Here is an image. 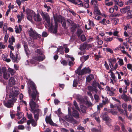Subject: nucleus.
<instances>
[{"label": "nucleus", "instance_id": "nucleus-1", "mask_svg": "<svg viewBox=\"0 0 132 132\" xmlns=\"http://www.w3.org/2000/svg\"><path fill=\"white\" fill-rule=\"evenodd\" d=\"M29 84L31 89L30 88L28 89V93L32 98L29 102V105L31 109V111L33 112V111L36 110H35L36 108L38 107L36 105L35 102H37L39 100V93L36 89L35 84L32 81L30 82Z\"/></svg>", "mask_w": 132, "mask_h": 132}, {"label": "nucleus", "instance_id": "nucleus-10", "mask_svg": "<svg viewBox=\"0 0 132 132\" xmlns=\"http://www.w3.org/2000/svg\"><path fill=\"white\" fill-rule=\"evenodd\" d=\"M106 112L103 113L101 117L103 119V120L106 121V124L109 125V123L112 122V120L109 117L106 116Z\"/></svg>", "mask_w": 132, "mask_h": 132}, {"label": "nucleus", "instance_id": "nucleus-5", "mask_svg": "<svg viewBox=\"0 0 132 132\" xmlns=\"http://www.w3.org/2000/svg\"><path fill=\"white\" fill-rule=\"evenodd\" d=\"M41 15L43 19H45L48 24V27L49 28V30H52V26L50 23V17L48 14L46 13L42 12L41 13Z\"/></svg>", "mask_w": 132, "mask_h": 132}, {"label": "nucleus", "instance_id": "nucleus-19", "mask_svg": "<svg viewBox=\"0 0 132 132\" xmlns=\"http://www.w3.org/2000/svg\"><path fill=\"white\" fill-rule=\"evenodd\" d=\"M45 120L47 123H48L51 125H54L53 122L52 121L51 118L50 117L47 116L46 117Z\"/></svg>", "mask_w": 132, "mask_h": 132}, {"label": "nucleus", "instance_id": "nucleus-20", "mask_svg": "<svg viewBox=\"0 0 132 132\" xmlns=\"http://www.w3.org/2000/svg\"><path fill=\"white\" fill-rule=\"evenodd\" d=\"M92 47V45L91 44H85L81 47V49H88Z\"/></svg>", "mask_w": 132, "mask_h": 132}, {"label": "nucleus", "instance_id": "nucleus-32", "mask_svg": "<svg viewBox=\"0 0 132 132\" xmlns=\"http://www.w3.org/2000/svg\"><path fill=\"white\" fill-rule=\"evenodd\" d=\"M114 64H115L114 66V64H113L112 67H111V65H110V66L111 69H113L114 70H116L118 68V65L116 62V63H115Z\"/></svg>", "mask_w": 132, "mask_h": 132}, {"label": "nucleus", "instance_id": "nucleus-39", "mask_svg": "<svg viewBox=\"0 0 132 132\" xmlns=\"http://www.w3.org/2000/svg\"><path fill=\"white\" fill-rule=\"evenodd\" d=\"M26 120V118L24 117H23L21 120L20 121H18V123L19 124H22Z\"/></svg>", "mask_w": 132, "mask_h": 132}, {"label": "nucleus", "instance_id": "nucleus-43", "mask_svg": "<svg viewBox=\"0 0 132 132\" xmlns=\"http://www.w3.org/2000/svg\"><path fill=\"white\" fill-rule=\"evenodd\" d=\"M17 18H18V22L19 23L21 21L22 19L23 18V17L21 16L20 15H19L18 14L17 15Z\"/></svg>", "mask_w": 132, "mask_h": 132}, {"label": "nucleus", "instance_id": "nucleus-41", "mask_svg": "<svg viewBox=\"0 0 132 132\" xmlns=\"http://www.w3.org/2000/svg\"><path fill=\"white\" fill-rule=\"evenodd\" d=\"M57 24L56 22L55 23V26L54 28V30L53 31V33L55 34L57 32Z\"/></svg>", "mask_w": 132, "mask_h": 132}, {"label": "nucleus", "instance_id": "nucleus-51", "mask_svg": "<svg viewBox=\"0 0 132 132\" xmlns=\"http://www.w3.org/2000/svg\"><path fill=\"white\" fill-rule=\"evenodd\" d=\"M110 113L112 114L113 115H115L117 114V112L115 111L111 110L109 111Z\"/></svg>", "mask_w": 132, "mask_h": 132}, {"label": "nucleus", "instance_id": "nucleus-21", "mask_svg": "<svg viewBox=\"0 0 132 132\" xmlns=\"http://www.w3.org/2000/svg\"><path fill=\"white\" fill-rule=\"evenodd\" d=\"M15 29L16 33H20L21 32L22 29V26L20 25H19L18 27L16 26H15Z\"/></svg>", "mask_w": 132, "mask_h": 132}, {"label": "nucleus", "instance_id": "nucleus-16", "mask_svg": "<svg viewBox=\"0 0 132 132\" xmlns=\"http://www.w3.org/2000/svg\"><path fill=\"white\" fill-rule=\"evenodd\" d=\"M130 7L129 6H127L121 9L120 10V12L122 14H124L127 12L130 9Z\"/></svg>", "mask_w": 132, "mask_h": 132}, {"label": "nucleus", "instance_id": "nucleus-46", "mask_svg": "<svg viewBox=\"0 0 132 132\" xmlns=\"http://www.w3.org/2000/svg\"><path fill=\"white\" fill-rule=\"evenodd\" d=\"M111 76L114 81H116V78L115 77L114 73L113 72L110 75Z\"/></svg>", "mask_w": 132, "mask_h": 132}, {"label": "nucleus", "instance_id": "nucleus-24", "mask_svg": "<svg viewBox=\"0 0 132 132\" xmlns=\"http://www.w3.org/2000/svg\"><path fill=\"white\" fill-rule=\"evenodd\" d=\"M97 113H94V114H92L91 116L92 117H95V119L98 122H100V120L99 119V117H96L97 116Z\"/></svg>", "mask_w": 132, "mask_h": 132}, {"label": "nucleus", "instance_id": "nucleus-54", "mask_svg": "<svg viewBox=\"0 0 132 132\" xmlns=\"http://www.w3.org/2000/svg\"><path fill=\"white\" fill-rule=\"evenodd\" d=\"M44 7L45 8L47 9V12H48L49 11V10L51 9V7L47 6V4H45L44 5Z\"/></svg>", "mask_w": 132, "mask_h": 132}, {"label": "nucleus", "instance_id": "nucleus-64", "mask_svg": "<svg viewBox=\"0 0 132 132\" xmlns=\"http://www.w3.org/2000/svg\"><path fill=\"white\" fill-rule=\"evenodd\" d=\"M119 22V20L116 19L114 20L113 23L115 25H116Z\"/></svg>", "mask_w": 132, "mask_h": 132}, {"label": "nucleus", "instance_id": "nucleus-58", "mask_svg": "<svg viewBox=\"0 0 132 132\" xmlns=\"http://www.w3.org/2000/svg\"><path fill=\"white\" fill-rule=\"evenodd\" d=\"M80 38L82 41H84L86 40V37L84 35H82L81 36Z\"/></svg>", "mask_w": 132, "mask_h": 132}, {"label": "nucleus", "instance_id": "nucleus-38", "mask_svg": "<svg viewBox=\"0 0 132 132\" xmlns=\"http://www.w3.org/2000/svg\"><path fill=\"white\" fill-rule=\"evenodd\" d=\"M81 112L84 113H85L86 112V107L84 106H82L81 107Z\"/></svg>", "mask_w": 132, "mask_h": 132}, {"label": "nucleus", "instance_id": "nucleus-36", "mask_svg": "<svg viewBox=\"0 0 132 132\" xmlns=\"http://www.w3.org/2000/svg\"><path fill=\"white\" fill-rule=\"evenodd\" d=\"M127 14L128 15L127 18L129 19V16L132 15V11L129 10L127 12Z\"/></svg>", "mask_w": 132, "mask_h": 132}, {"label": "nucleus", "instance_id": "nucleus-28", "mask_svg": "<svg viewBox=\"0 0 132 132\" xmlns=\"http://www.w3.org/2000/svg\"><path fill=\"white\" fill-rule=\"evenodd\" d=\"M15 39L14 37L12 36L11 38H10L9 40V43L11 45L13 44V43L15 42Z\"/></svg>", "mask_w": 132, "mask_h": 132}, {"label": "nucleus", "instance_id": "nucleus-31", "mask_svg": "<svg viewBox=\"0 0 132 132\" xmlns=\"http://www.w3.org/2000/svg\"><path fill=\"white\" fill-rule=\"evenodd\" d=\"M8 71L12 75H14L15 72L13 69L10 68H8Z\"/></svg>", "mask_w": 132, "mask_h": 132}, {"label": "nucleus", "instance_id": "nucleus-15", "mask_svg": "<svg viewBox=\"0 0 132 132\" xmlns=\"http://www.w3.org/2000/svg\"><path fill=\"white\" fill-rule=\"evenodd\" d=\"M15 82L16 81L15 80L14 78L13 77H11L9 80V85L10 86L12 87L15 85Z\"/></svg>", "mask_w": 132, "mask_h": 132}, {"label": "nucleus", "instance_id": "nucleus-52", "mask_svg": "<svg viewBox=\"0 0 132 132\" xmlns=\"http://www.w3.org/2000/svg\"><path fill=\"white\" fill-rule=\"evenodd\" d=\"M94 97L95 100L96 101V102H97L99 99V96L96 94H95L94 95Z\"/></svg>", "mask_w": 132, "mask_h": 132}, {"label": "nucleus", "instance_id": "nucleus-53", "mask_svg": "<svg viewBox=\"0 0 132 132\" xmlns=\"http://www.w3.org/2000/svg\"><path fill=\"white\" fill-rule=\"evenodd\" d=\"M106 19H103L102 20L99 21V23H101L104 25H106V23H105Z\"/></svg>", "mask_w": 132, "mask_h": 132}, {"label": "nucleus", "instance_id": "nucleus-26", "mask_svg": "<svg viewBox=\"0 0 132 132\" xmlns=\"http://www.w3.org/2000/svg\"><path fill=\"white\" fill-rule=\"evenodd\" d=\"M96 39L97 44L99 45H102L103 43V42L100 39L99 37L97 36L96 37Z\"/></svg>", "mask_w": 132, "mask_h": 132}, {"label": "nucleus", "instance_id": "nucleus-44", "mask_svg": "<svg viewBox=\"0 0 132 132\" xmlns=\"http://www.w3.org/2000/svg\"><path fill=\"white\" fill-rule=\"evenodd\" d=\"M61 63L63 65L66 66L67 65V62L65 60H63L61 61Z\"/></svg>", "mask_w": 132, "mask_h": 132}, {"label": "nucleus", "instance_id": "nucleus-14", "mask_svg": "<svg viewBox=\"0 0 132 132\" xmlns=\"http://www.w3.org/2000/svg\"><path fill=\"white\" fill-rule=\"evenodd\" d=\"M10 58L12 59V61L14 62H17L20 59H18V55H16V56L15 57L13 55L12 52L11 51L10 52Z\"/></svg>", "mask_w": 132, "mask_h": 132}, {"label": "nucleus", "instance_id": "nucleus-33", "mask_svg": "<svg viewBox=\"0 0 132 132\" xmlns=\"http://www.w3.org/2000/svg\"><path fill=\"white\" fill-rule=\"evenodd\" d=\"M89 56L87 55V56H82L80 58V60L81 61H83V59L84 60V61L87 60L89 58Z\"/></svg>", "mask_w": 132, "mask_h": 132}, {"label": "nucleus", "instance_id": "nucleus-49", "mask_svg": "<svg viewBox=\"0 0 132 132\" xmlns=\"http://www.w3.org/2000/svg\"><path fill=\"white\" fill-rule=\"evenodd\" d=\"M106 51L108 52H109L111 54H112L113 53V50L111 49V48H107L106 49Z\"/></svg>", "mask_w": 132, "mask_h": 132}, {"label": "nucleus", "instance_id": "nucleus-56", "mask_svg": "<svg viewBox=\"0 0 132 132\" xmlns=\"http://www.w3.org/2000/svg\"><path fill=\"white\" fill-rule=\"evenodd\" d=\"M7 55L6 54H3L2 56V57L4 60H6L7 58Z\"/></svg>", "mask_w": 132, "mask_h": 132}, {"label": "nucleus", "instance_id": "nucleus-13", "mask_svg": "<svg viewBox=\"0 0 132 132\" xmlns=\"http://www.w3.org/2000/svg\"><path fill=\"white\" fill-rule=\"evenodd\" d=\"M31 123L32 126L35 127L37 125V120H36V121H35L33 119H31L27 121V125H30Z\"/></svg>", "mask_w": 132, "mask_h": 132}, {"label": "nucleus", "instance_id": "nucleus-17", "mask_svg": "<svg viewBox=\"0 0 132 132\" xmlns=\"http://www.w3.org/2000/svg\"><path fill=\"white\" fill-rule=\"evenodd\" d=\"M66 120L72 123L73 124H75L76 123V121L71 116H67Z\"/></svg>", "mask_w": 132, "mask_h": 132}, {"label": "nucleus", "instance_id": "nucleus-18", "mask_svg": "<svg viewBox=\"0 0 132 132\" xmlns=\"http://www.w3.org/2000/svg\"><path fill=\"white\" fill-rule=\"evenodd\" d=\"M67 21L70 23L72 24V26H73V27H72L71 28V30L73 32L74 31L75 28L77 27L76 25V24H74L73 23V22L70 19L67 20Z\"/></svg>", "mask_w": 132, "mask_h": 132}, {"label": "nucleus", "instance_id": "nucleus-50", "mask_svg": "<svg viewBox=\"0 0 132 132\" xmlns=\"http://www.w3.org/2000/svg\"><path fill=\"white\" fill-rule=\"evenodd\" d=\"M83 6L86 8H87L89 7V3L86 2L84 4H83Z\"/></svg>", "mask_w": 132, "mask_h": 132}, {"label": "nucleus", "instance_id": "nucleus-2", "mask_svg": "<svg viewBox=\"0 0 132 132\" xmlns=\"http://www.w3.org/2000/svg\"><path fill=\"white\" fill-rule=\"evenodd\" d=\"M27 15V19L30 21H32V19L37 22H40L42 20V18L39 13L36 14L32 10L27 9L26 10Z\"/></svg>", "mask_w": 132, "mask_h": 132}, {"label": "nucleus", "instance_id": "nucleus-47", "mask_svg": "<svg viewBox=\"0 0 132 132\" xmlns=\"http://www.w3.org/2000/svg\"><path fill=\"white\" fill-rule=\"evenodd\" d=\"M61 24L62 26L65 27L66 26V24L65 20L64 19H62Z\"/></svg>", "mask_w": 132, "mask_h": 132}, {"label": "nucleus", "instance_id": "nucleus-34", "mask_svg": "<svg viewBox=\"0 0 132 132\" xmlns=\"http://www.w3.org/2000/svg\"><path fill=\"white\" fill-rule=\"evenodd\" d=\"M97 0H92L91 3L92 5H94L95 6H96V5L98 6L97 4Z\"/></svg>", "mask_w": 132, "mask_h": 132}, {"label": "nucleus", "instance_id": "nucleus-59", "mask_svg": "<svg viewBox=\"0 0 132 132\" xmlns=\"http://www.w3.org/2000/svg\"><path fill=\"white\" fill-rule=\"evenodd\" d=\"M108 100L106 97H105V100H103V103L104 104H105L106 103H108Z\"/></svg>", "mask_w": 132, "mask_h": 132}, {"label": "nucleus", "instance_id": "nucleus-11", "mask_svg": "<svg viewBox=\"0 0 132 132\" xmlns=\"http://www.w3.org/2000/svg\"><path fill=\"white\" fill-rule=\"evenodd\" d=\"M91 70L90 69L88 68H85L81 70V72H78V71H77V74L79 75H81L84 74L89 73L90 72Z\"/></svg>", "mask_w": 132, "mask_h": 132}, {"label": "nucleus", "instance_id": "nucleus-45", "mask_svg": "<svg viewBox=\"0 0 132 132\" xmlns=\"http://www.w3.org/2000/svg\"><path fill=\"white\" fill-rule=\"evenodd\" d=\"M82 32L83 31L82 30L80 29H78L77 31V33L78 36V37L80 36V35L82 33Z\"/></svg>", "mask_w": 132, "mask_h": 132}, {"label": "nucleus", "instance_id": "nucleus-12", "mask_svg": "<svg viewBox=\"0 0 132 132\" xmlns=\"http://www.w3.org/2000/svg\"><path fill=\"white\" fill-rule=\"evenodd\" d=\"M2 70L3 77L5 79H7L10 77V75L7 73L6 68L5 67L2 68Z\"/></svg>", "mask_w": 132, "mask_h": 132}, {"label": "nucleus", "instance_id": "nucleus-55", "mask_svg": "<svg viewBox=\"0 0 132 132\" xmlns=\"http://www.w3.org/2000/svg\"><path fill=\"white\" fill-rule=\"evenodd\" d=\"M88 24L90 26H94L95 25L93 22L92 21H91L90 20H89Z\"/></svg>", "mask_w": 132, "mask_h": 132}, {"label": "nucleus", "instance_id": "nucleus-7", "mask_svg": "<svg viewBox=\"0 0 132 132\" xmlns=\"http://www.w3.org/2000/svg\"><path fill=\"white\" fill-rule=\"evenodd\" d=\"M28 33L29 36L34 39H36L39 37L40 35L38 34L36 31L34 30L32 28H30L28 30Z\"/></svg>", "mask_w": 132, "mask_h": 132}, {"label": "nucleus", "instance_id": "nucleus-8", "mask_svg": "<svg viewBox=\"0 0 132 132\" xmlns=\"http://www.w3.org/2000/svg\"><path fill=\"white\" fill-rule=\"evenodd\" d=\"M16 99L15 98H11L7 102L4 103V105L8 108H10L13 106L14 103L16 101Z\"/></svg>", "mask_w": 132, "mask_h": 132}, {"label": "nucleus", "instance_id": "nucleus-62", "mask_svg": "<svg viewBox=\"0 0 132 132\" xmlns=\"http://www.w3.org/2000/svg\"><path fill=\"white\" fill-rule=\"evenodd\" d=\"M77 129L79 130H84V128L80 125L78 126Z\"/></svg>", "mask_w": 132, "mask_h": 132}, {"label": "nucleus", "instance_id": "nucleus-27", "mask_svg": "<svg viewBox=\"0 0 132 132\" xmlns=\"http://www.w3.org/2000/svg\"><path fill=\"white\" fill-rule=\"evenodd\" d=\"M16 115L18 116V119H20L23 117V113L20 111H18Z\"/></svg>", "mask_w": 132, "mask_h": 132}, {"label": "nucleus", "instance_id": "nucleus-22", "mask_svg": "<svg viewBox=\"0 0 132 132\" xmlns=\"http://www.w3.org/2000/svg\"><path fill=\"white\" fill-rule=\"evenodd\" d=\"M109 65H111V67H112L113 64L116 62V60L115 58H111L109 59Z\"/></svg>", "mask_w": 132, "mask_h": 132}, {"label": "nucleus", "instance_id": "nucleus-29", "mask_svg": "<svg viewBox=\"0 0 132 132\" xmlns=\"http://www.w3.org/2000/svg\"><path fill=\"white\" fill-rule=\"evenodd\" d=\"M24 50L27 54H28L29 52V50L28 48V46L27 43H25L24 45Z\"/></svg>", "mask_w": 132, "mask_h": 132}, {"label": "nucleus", "instance_id": "nucleus-35", "mask_svg": "<svg viewBox=\"0 0 132 132\" xmlns=\"http://www.w3.org/2000/svg\"><path fill=\"white\" fill-rule=\"evenodd\" d=\"M75 5H80L81 7H83V3L81 1H78L77 2L76 1V4H75Z\"/></svg>", "mask_w": 132, "mask_h": 132}, {"label": "nucleus", "instance_id": "nucleus-48", "mask_svg": "<svg viewBox=\"0 0 132 132\" xmlns=\"http://www.w3.org/2000/svg\"><path fill=\"white\" fill-rule=\"evenodd\" d=\"M18 129L20 130H23L24 129V127L22 125H19L18 127Z\"/></svg>", "mask_w": 132, "mask_h": 132}, {"label": "nucleus", "instance_id": "nucleus-60", "mask_svg": "<svg viewBox=\"0 0 132 132\" xmlns=\"http://www.w3.org/2000/svg\"><path fill=\"white\" fill-rule=\"evenodd\" d=\"M9 37L8 34H6L4 37V42L5 43L7 42Z\"/></svg>", "mask_w": 132, "mask_h": 132}, {"label": "nucleus", "instance_id": "nucleus-3", "mask_svg": "<svg viewBox=\"0 0 132 132\" xmlns=\"http://www.w3.org/2000/svg\"><path fill=\"white\" fill-rule=\"evenodd\" d=\"M127 87L125 86L124 88H119V91L120 93H123V94L120 96V97L125 101H128L130 100V97L125 94L127 92Z\"/></svg>", "mask_w": 132, "mask_h": 132}, {"label": "nucleus", "instance_id": "nucleus-42", "mask_svg": "<svg viewBox=\"0 0 132 132\" xmlns=\"http://www.w3.org/2000/svg\"><path fill=\"white\" fill-rule=\"evenodd\" d=\"M118 63L120 66L123 65L124 64V63L123 59H119L118 61Z\"/></svg>", "mask_w": 132, "mask_h": 132}, {"label": "nucleus", "instance_id": "nucleus-37", "mask_svg": "<svg viewBox=\"0 0 132 132\" xmlns=\"http://www.w3.org/2000/svg\"><path fill=\"white\" fill-rule=\"evenodd\" d=\"M121 15L120 13H115L114 14L111 15V16L112 17H116L120 16Z\"/></svg>", "mask_w": 132, "mask_h": 132}, {"label": "nucleus", "instance_id": "nucleus-4", "mask_svg": "<svg viewBox=\"0 0 132 132\" xmlns=\"http://www.w3.org/2000/svg\"><path fill=\"white\" fill-rule=\"evenodd\" d=\"M42 50L41 49H37L36 51L37 55L33 57V59L39 61H42L44 59V56L41 55L42 54Z\"/></svg>", "mask_w": 132, "mask_h": 132}, {"label": "nucleus", "instance_id": "nucleus-25", "mask_svg": "<svg viewBox=\"0 0 132 132\" xmlns=\"http://www.w3.org/2000/svg\"><path fill=\"white\" fill-rule=\"evenodd\" d=\"M94 78V76L92 75H90L88 76L86 78L87 81L90 82Z\"/></svg>", "mask_w": 132, "mask_h": 132}, {"label": "nucleus", "instance_id": "nucleus-63", "mask_svg": "<svg viewBox=\"0 0 132 132\" xmlns=\"http://www.w3.org/2000/svg\"><path fill=\"white\" fill-rule=\"evenodd\" d=\"M104 66L107 70H109V67L106 61L104 62Z\"/></svg>", "mask_w": 132, "mask_h": 132}, {"label": "nucleus", "instance_id": "nucleus-57", "mask_svg": "<svg viewBox=\"0 0 132 132\" xmlns=\"http://www.w3.org/2000/svg\"><path fill=\"white\" fill-rule=\"evenodd\" d=\"M27 115L28 119H32V114L30 113L29 114L28 113H27Z\"/></svg>", "mask_w": 132, "mask_h": 132}, {"label": "nucleus", "instance_id": "nucleus-61", "mask_svg": "<svg viewBox=\"0 0 132 132\" xmlns=\"http://www.w3.org/2000/svg\"><path fill=\"white\" fill-rule=\"evenodd\" d=\"M95 18L98 20H100L101 19V17L100 16L98 15H96L95 16Z\"/></svg>", "mask_w": 132, "mask_h": 132}, {"label": "nucleus", "instance_id": "nucleus-23", "mask_svg": "<svg viewBox=\"0 0 132 132\" xmlns=\"http://www.w3.org/2000/svg\"><path fill=\"white\" fill-rule=\"evenodd\" d=\"M40 110L39 109L36 110L35 111H33L34 114V117L36 119V120H37L38 119V112Z\"/></svg>", "mask_w": 132, "mask_h": 132}, {"label": "nucleus", "instance_id": "nucleus-9", "mask_svg": "<svg viewBox=\"0 0 132 132\" xmlns=\"http://www.w3.org/2000/svg\"><path fill=\"white\" fill-rule=\"evenodd\" d=\"M74 106H73V109L74 111L73 113V116L74 117L76 118H78L79 117V114L78 112L76 111H74V109L75 108L77 110H79V108L78 106L77 103L76 101H74L73 102Z\"/></svg>", "mask_w": 132, "mask_h": 132}, {"label": "nucleus", "instance_id": "nucleus-30", "mask_svg": "<svg viewBox=\"0 0 132 132\" xmlns=\"http://www.w3.org/2000/svg\"><path fill=\"white\" fill-rule=\"evenodd\" d=\"M104 40L106 42H110L113 39V37H111L107 38L106 37H104Z\"/></svg>", "mask_w": 132, "mask_h": 132}, {"label": "nucleus", "instance_id": "nucleus-6", "mask_svg": "<svg viewBox=\"0 0 132 132\" xmlns=\"http://www.w3.org/2000/svg\"><path fill=\"white\" fill-rule=\"evenodd\" d=\"M10 92L9 97L11 98H15L19 93V89L17 87H13Z\"/></svg>", "mask_w": 132, "mask_h": 132}, {"label": "nucleus", "instance_id": "nucleus-40", "mask_svg": "<svg viewBox=\"0 0 132 132\" xmlns=\"http://www.w3.org/2000/svg\"><path fill=\"white\" fill-rule=\"evenodd\" d=\"M96 8L94 10V13L97 14H99L100 13V11L97 8V6H95Z\"/></svg>", "mask_w": 132, "mask_h": 132}]
</instances>
